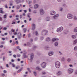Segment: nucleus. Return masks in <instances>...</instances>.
I'll return each instance as SVG.
<instances>
[{
	"mask_svg": "<svg viewBox=\"0 0 77 77\" xmlns=\"http://www.w3.org/2000/svg\"><path fill=\"white\" fill-rule=\"evenodd\" d=\"M16 2H17V4L21 2V1L20 0H17Z\"/></svg>",
	"mask_w": 77,
	"mask_h": 77,
	"instance_id": "obj_23",
	"label": "nucleus"
},
{
	"mask_svg": "<svg viewBox=\"0 0 77 77\" xmlns=\"http://www.w3.org/2000/svg\"><path fill=\"white\" fill-rule=\"evenodd\" d=\"M75 56H76V57H77V53L75 54Z\"/></svg>",
	"mask_w": 77,
	"mask_h": 77,
	"instance_id": "obj_64",
	"label": "nucleus"
},
{
	"mask_svg": "<svg viewBox=\"0 0 77 77\" xmlns=\"http://www.w3.org/2000/svg\"><path fill=\"white\" fill-rule=\"evenodd\" d=\"M0 11H3V9L2 8H0Z\"/></svg>",
	"mask_w": 77,
	"mask_h": 77,
	"instance_id": "obj_57",
	"label": "nucleus"
},
{
	"mask_svg": "<svg viewBox=\"0 0 77 77\" xmlns=\"http://www.w3.org/2000/svg\"><path fill=\"white\" fill-rule=\"evenodd\" d=\"M31 3H32V1H29L28 4H29V5H30V4H31Z\"/></svg>",
	"mask_w": 77,
	"mask_h": 77,
	"instance_id": "obj_37",
	"label": "nucleus"
},
{
	"mask_svg": "<svg viewBox=\"0 0 77 77\" xmlns=\"http://www.w3.org/2000/svg\"><path fill=\"white\" fill-rule=\"evenodd\" d=\"M46 74V73L45 72H42V74Z\"/></svg>",
	"mask_w": 77,
	"mask_h": 77,
	"instance_id": "obj_47",
	"label": "nucleus"
},
{
	"mask_svg": "<svg viewBox=\"0 0 77 77\" xmlns=\"http://www.w3.org/2000/svg\"><path fill=\"white\" fill-rule=\"evenodd\" d=\"M22 69H20L17 71L18 72H21Z\"/></svg>",
	"mask_w": 77,
	"mask_h": 77,
	"instance_id": "obj_33",
	"label": "nucleus"
},
{
	"mask_svg": "<svg viewBox=\"0 0 77 77\" xmlns=\"http://www.w3.org/2000/svg\"><path fill=\"white\" fill-rule=\"evenodd\" d=\"M75 74H77V70H76L75 71Z\"/></svg>",
	"mask_w": 77,
	"mask_h": 77,
	"instance_id": "obj_50",
	"label": "nucleus"
},
{
	"mask_svg": "<svg viewBox=\"0 0 77 77\" xmlns=\"http://www.w3.org/2000/svg\"><path fill=\"white\" fill-rule=\"evenodd\" d=\"M36 11H33V13L34 14H36Z\"/></svg>",
	"mask_w": 77,
	"mask_h": 77,
	"instance_id": "obj_49",
	"label": "nucleus"
},
{
	"mask_svg": "<svg viewBox=\"0 0 77 77\" xmlns=\"http://www.w3.org/2000/svg\"><path fill=\"white\" fill-rule=\"evenodd\" d=\"M54 54V52L53 51L51 52H49V55L50 56H53V54Z\"/></svg>",
	"mask_w": 77,
	"mask_h": 77,
	"instance_id": "obj_9",
	"label": "nucleus"
},
{
	"mask_svg": "<svg viewBox=\"0 0 77 77\" xmlns=\"http://www.w3.org/2000/svg\"><path fill=\"white\" fill-rule=\"evenodd\" d=\"M12 62H14V60L12 59L11 60Z\"/></svg>",
	"mask_w": 77,
	"mask_h": 77,
	"instance_id": "obj_61",
	"label": "nucleus"
},
{
	"mask_svg": "<svg viewBox=\"0 0 77 77\" xmlns=\"http://www.w3.org/2000/svg\"><path fill=\"white\" fill-rule=\"evenodd\" d=\"M58 43L57 42H55L54 43L55 46V47H57L58 45Z\"/></svg>",
	"mask_w": 77,
	"mask_h": 77,
	"instance_id": "obj_24",
	"label": "nucleus"
},
{
	"mask_svg": "<svg viewBox=\"0 0 77 77\" xmlns=\"http://www.w3.org/2000/svg\"><path fill=\"white\" fill-rule=\"evenodd\" d=\"M55 65L57 68H59L60 66V62L59 61H57L55 62Z\"/></svg>",
	"mask_w": 77,
	"mask_h": 77,
	"instance_id": "obj_2",
	"label": "nucleus"
},
{
	"mask_svg": "<svg viewBox=\"0 0 77 77\" xmlns=\"http://www.w3.org/2000/svg\"><path fill=\"white\" fill-rule=\"evenodd\" d=\"M72 23H70L69 24V26H70V27H71V26H72Z\"/></svg>",
	"mask_w": 77,
	"mask_h": 77,
	"instance_id": "obj_32",
	"label": "nucleus"
},
{
	"mask_svg": "<svg viewBox=\"0 0 77 77\" xmlns=\"http://www.w3.org/2000/svg\"><path fill=\"white\" fill-rule=\"evenodd\" d=\"M33 73L34 74V75H35V76H36V72H33Z\"/></svg>",
	"mask_w": 77,
	"mask_h": 77,
	"instance_id": "obj_36",
	"label": "nucleus"
},
{
	"mask_svg": "<svg viewBox=\"0 0 77 77\" xmlns=\"http://www.w3.org/2000/svg\"><path fill=\"white\" fill-rule=\"evenodd\" d=\"M35 33L36 35H38V32L36 31Z\"/></svg>",
	"mask_w": 77,
	"mask_h": 77,
	"instance_id": "obj_35",
	"label": "nucleus"
},
{
	"mask_svg": "<svg viewBox=\"0 0 77 77\" xmlns=\"http://www.w3.org/2000/svg\"><path fill=\"white\" fill-rule=\"evenodd\" d=\"M23 30H24V33H26V31L27 30V29H23Z\"/></svg>",
	"mask_w": 77,
	"mask_h": 77,
	"instance_id": "obj_31",
	"label": "nucleus"
},
{
	"mask_svg": "<svg viewBox=\"0 0 77 77\" xmlns=\"http://www.w3.org/2000/svg\"><path fill=\"white\" fill-rule=\"evenodd\" d=\"M62 0H57V2H62Z\"/></svg>",
	"mask_w": 77,
	"mask_h": 77,
	"instance_id": "obj_38",
	"label": "nucleus"
},
{
	"mask_svg": "<svg viewBox=\"0 0 77 77\" xmlns=\"http://www.w3.org/2000/svg\"><path fill=\"white\" fill-rule=\"evenodd\" d=\"M33 57H34V55L33 54H32L31 55V56L30 57V59H29V60H31V61L32 60H33Z\"/></svg>",
	"mask_w": 77,
	"mask_h": 77,
	"instance_id": "obj_6",
	"label": "nucleus"
},
{
	"mask_svg": "<svg viewBox=\"0 0 77 77\" xmlns=\"http://www.w3.org/2000/svg\"><path fill=\"white\" fill-rule=\"evenodd\" d=\"M3 47V45H1L0 46V48H2V47Z\"/></svg>",
	"mask_w": 77,
	"mask_h": 77,
	"instance_id": "obj_59",
	"label": "nucleus"
},
{
	"mask_svg": "<svg viewBox=\"0 0 77 77\" xmlns=\"http://www.w3.org/2000/svg\"><path fill=\"white\" fill-rule=\"evenodd\" d=\"M6 67H7V68H8V67H9V65H8V64H6Z\"/></svg>",
	"mask_w": 77,
	"mask_h": 77,
	"instance_id": "obj_51",
	"label": "nucleus"
},
{
	"mask_svg": "<svg viewBox=\"0 0 77 77\" xmlns=\"http://www.w3.org/2000/svg\"><path fill=\"white\" fill-rule=\"evenodd\" d=\"M38 6H39L38 5H34V8L35 9H36L38 8Z\"/></svg>",
	"mask_w": 77,
	"mask_h": 77,
	"instance_id": "obj_17",
	"label": "nucleus"
},
{
	"mask_svg": "<svg viewBox=\"0 0 77 77\" xmlns=\"http://www.w3.org/2000/svg\"><path fill=\"white\" fill-rule=\"evenodd\" d=\"M23 11L24 12H25V13H26V12H27V11L26 10H24Z\"/></svg>",
	"mask_w": 77,
	"mask_h": 77,
	"instance_id": "obj_56",
	"label": "nucleus"
},
{
	"mask_svg": "<svg viewBox=\"0 0 77 77\" xmlns=\"http://www.w3.org/2000/svg\"><path fill=\"white\" fill-rule=\"evenodd\" d=\"M12 24H15V22L13 21L12 22V23H11Z\"/></svg>",
	"mask_w": 77,
	"mask_h": 77,
	"instance_id": "obj_39",
	"label": "nucleus"
},
{
	"mask_svg": "<svg viewBox=\"0 0 77 77\" xmlns=\"http://www.w3.org/2000/svg\"><path fill=\"white\" fill-rule=\"evenodd\" d=\"M59 17V14H57L55 15H54L53 16V18L54 19H57L58 17Z\"/></svg>",
	"mask_w": 77,
	"mask_h": 77,
	"instance_id": "obj_8",
	"label": "nucleus"
},
{
	"mask_svg": "<svg viewBox=\"0 0 77 77\" xmlns=\"http://www.w3.org/2000/svg\"><path fill=\"white\" fill-rule=\"evenodd\" d=\"M41 66L42 68H45L46 66V63H43L41 64Z\"/></svg>",
	"mask_w": 77,
	"mask_h": 77,
	"instance_id": "obj_5",
	"label": "nucleus"
},
{
	"mask_svg": "<svg viewBox=\"0 0 77 77\" xmlns=\"http://www.w3.org/2000/svg\"><path fill=\"white\" fill-rule=\"evenodd\" d=\"M56 14V12L54 11H51L50 13L51 15H54Z\"/></svg>",
	"mask_w": 77,
	"mask_h": 77,
	"instance_id": "obj_12",
	"label": "nucleus"
},
{
	"mask_svg": "<svg viewBox=\"0 0 77 77\" xmlns=\"http://www.w3.org/2000/svg\"><path fill=\"white\" fill-rule=\"evenodd\" d=\"M5 8H8V5H5Z\"/></svg>",
	"mask_w": 77,
	"mask_h": 77,
	"instance_id": "obj_43",
	"label": "nucleus"
},
{
	"mask_svg": "<svg viewBox=\"0 0 77 77\" xmlns=\"http://www.w3.org/2000/svg\"><path fill=\"white\" fill-rule=\"evenodd\" d=\"M2 74V76H3V77H4V76H5V74Z\"/></svg>",
	"mask_w": 77,
	"mask_h": 77,
	"instance_id": "obj_53",
	"label": "nucleus"
},
{
	"mask_svg": "<svg viewBox=\"0 0 77 77\" xmlns=\"http://www.w3.org/2000/svg\"><path fill=\"white\" fill-rule=\"evenodd\" d=\"M32 26V30H34V29H35V24H33Z\"/></svg>",
	"mask_w": 77,
	"mask_h": 77,
	"instance_id": "obj_15",
	"label": "nucleus"
},
{
	"mask_svg": "<svg viewBox=\"0 0 77 77\" xmlns=\"http://www.w3.org/2000/svg\"><path fill=\"white\" fill-rule=\"evenodd\" d=\"M72 38L75 39L77 38V36L75 35H72L71 36Z\"/></svg>",
	"mask_w": 77,
	"mask_h": 77,
	"instance_id": "obj_13",
	"label": "nucleus"
},
{
	"mask_svg": "<svg viewBox=\"0 0 77 77\" xmlns=\"http://www.w3.org/2000/svg\"><path fill=\"white\" fill-rule=\"evenodd\" d=\"M3 72L4 73H6V70H4L3 71Z\"/></svg>",
	"mask_w": 77,
	"mask_h": 77,
	"instance_id": "obj_58",
	"label": "nucleus"
},
{
	"mask_svg": "<svg viewBox=\"0 0 77 77\" xmlns=\"http://www.w3.org/2000/svg\"><path fill=\"white\" fill-rule=\"evenodd\" d=\"M74 32L75 33H76L77 32V27H76L74 28Z\"/></svg>",
	"mask_w": 77,
	"mask_h": 77,
	"instance_id": "obj_20",
	"label": "nucleus"
},
{
	"mask_svg": "<svg viewBox=\"0 0 77 77\" xmlns=\"http://www.w3.org/2000/svg\"><path fill=\"white\" fill-rule=\"evenodd\" d=\"M20 8V6L19 5H17L16 6V9L18 10Z\"/></svg>",
	"mask_w": 77,
	"mask_h": 77,
	"instance_id": "obj_18",
	"label": "nucleus"
},
{
	"mask_svg": "<svg viewBox=\"0 0 77 77\" xmlns=\"http://www.w3.org/2000/svg\"><path fill=\"white\" fill-rule=\"evenodd\" d=\"M27 69L28 70V71H29V72H31L30 70V69L29 68H27Z\"/></svg>",
	"mask_w": 77,
	"mask_h": 77,
	"instance_id": "obj_45",
	"label": "nucleus"
},
{
	"mask_svg": "<svg viewBox=\"0 0 77 77\" xmlns=\"http://www.w3.org/2000/svg\"><path fill=\"white\" fill-rule=\"evenodd\" d=\"M17 49H19V48H20V46H17Z\"/></svg>",
	"mask_w": 77,
	"mask_h": 77,
	"instance_id": "obj_63",
	"label": "nucleus"
},
{
	"mask_svg": "<svg viewBox=\"0 0 77 77\" xmlns=\"http://www.w3.org/2000/svg\"><path fill=\"white\" fill-rule=\"evenodd\" d=\"M74 50L75 51H77V46H75L74 48Z\"/></svg>",
	"mask_w": 77,
	"mask_h": 77,
	"instance_id": "obj_19",
	"label": "nucleus"
},
{
	"mask_svg": "<svg viewBox=\"0 0 77 77\" xmlns=\"http://www.w3.org/2000/svg\"><path fill=\"white\" fill-rule=\"evenodd\" d=\"M16 42L17 44H18V41H17Z\"/></svg>",
	"mask_w": 77,
	"mask_h": 77,
	"instance_id": "obj_62",
	"label": "nucleus"
},
{
	"mask_svg": "<svg viewBox=\"0 0 77 77\" xmlns=\"http://www.w3.org/2000/svg\"><path fill=\"white\" fill-rule=\"evenodd\" d=\"M17 57H20L21 56V55L20 54H18L17 55Z\"/></svg>",
	"mask_w": 77,
	"mask_h": 77,
	"instance_id": "obj_26",
	"label": "nucleus"
},
{
	"mask_svg": "<svg viewBox=\"0 0 77 77\" xmlns=\"http://www.w3.org/2000/svg\"><path fill=\"white\" fill-rule=\"evenodd\" d=\"M15 31V29H13L11 30L12 32H14Z\"/></svg>",
	"mask_w": 77,
	"mask_h": 77,
	"instance_id": "obj_46",
	"label": "nucleus"
},
{
	"mask_svg": "<svg viewBox=\"0 0 77 77\" xmlns=\"http://www.w3.org/2000/svg\"><path fill=\"white\" fill-rule=\"evenodd\" d=\"M0 13H1V14H3V13H4V12L2 11H1Z\"/></svg>",
	"mask_w": 77,
	"mask_h": 77,
	"instance_id": "obj_48",
	"label": "nucleus"
},
{
	"mask_svg": "<svg viewBox=\"0 0 77 77\" xmlns=\"http://www.w3.org/2000/svg\"><path fill=\"white\" fill-rule=\"evenodd\" d=\"M4 18H6L7 17V16H6V14L4 15Z\"/></svg>",
	"mask_w": 77,
	"mask_h": 77,
	"instance_id": "obj_44",
	"label": "nucleus"
},
{
	"mask_svg": "<svg viewBox=\"0 0 77 77\" xmlns=\"http://www.w3.org/2000/svg\"><path fill=\"white\" fill-rule=\"evenodd\" d=\"M69 66L70 67H73V66L71 64L69 65Z\"/></svg>",
	"mask_w": 77,
	"mask_h": 77,
	"instance_id": "obj_40",
	"label": "nucleus"
},
{
	"mask_svg": "<svg viewBox=\"0 0 77 77\" xmlns=\"http://www.w3.org/2000/svg\"><path fill=\"white\" fill-rule=\"evenodd\" d=\"M23 11V10H20L19 11V12H21Z\"/></svg>",
	"mask_w": 77,
	"mask_h": 77,
	"instance_id": "obj_60",
	"label": "nucleus"
},
{
	"mask_svg": "<svg viewBox=\"0 0 77 77\" xmlns=\"http://www.w3.org/2000/svg\"><path fill=\"white\" fill-rule=\"evenodd\" d=\"M63 30V27L62 26H61L57 29V32H61Z\"/></svg>",
	"mask_w": 77,
	"mask_h": 77,
	"instance_id": "obj_3",
	"label": "nucleus"
},
{
	"mask_svg": "<svg viewBox=\"0 0 77 77\" xmlns=\"http://www.w3.org/2000/svg\"><path fill=\"white\" fill-rule=\"evenodd\" d=\"M74 20H77V17L76 16H74Z\"/></svg>",
	"mask_w": 77,
	"mask_h": 77,
	"instance_id": "obj_29",
	"label": "nucleus"
},
{
	"mask_svg": "<svg viewBox=\"0 0 77 77\" xmlns=\"http://www.w3.org/2000/svg\"><path fill=\"white\" fill-rule=\"evenodd\" d=\"M17 34H17V32H14V35H17Z\"/></svg>",
	"mask_w": 77,
	"mask_h": 77,
	"instance_id": "obj_55",
	"label": "nucleus"
},
{
	"mask_svg": "<svg viewBox=\"0 0 77 77\" xmlns=\"http://www.w3.org/2000/svg\"><path fill=\"white\" fill-rule=\"evenodd\" d=\"M13 57H15V58H16V57H16V55H15V54L13 55Z\"/></svg>",
	"mask_w": 77,
	"mask_h": 77,
	"instance_id": "obj_41",
	"label": "nucleus"
},
{
	"mask_svg": "<svg viewBox=\"0 0 77 77\" xmlns=\"http://www.w3.org/2000/svg\"><path fill=\"white\" fill-rule=\"evenodd\" d=\"M40 13L41 15H43V14H44V11L43 9H41L40 10Z\"/></svg>",
	"mask_w": 77,
	"mask_h": 77,
	"instance_id": "obj_7",
	"label": "nucleus"
},
{
	"mask_svg": "<svg viewBox=\"0 0 77 77\" xmlns=\"http://www.w3.org/2000/svg\"><path fill=\"white\" fill-rule=\"evenodd\" d=\"M60 11H61V12L63 11V8L61 7L60 8Z\"/></svg>",
	"mask_w": 77,
	"mask_h": 77,
	"instance_id": "obj_25",
	"label": "nucleus"
},
{
	"mask_svg": "<svg viewBox=\"0 0 77 77\" xmlns=\"http://www.w3.org/2000/svg\"><path fill=\"white\" fill-rule=\"evenodd\" d=\"M71 60V58H69L67 59L68 62H70Z\"/></svg>",
	"mask_w": 77,
	"mask_h": 77,
	"instance_id": "obj_28",
	"label": "nucleus"
},
{
	"mask_svg": "<svg viewBox=\"0 0 77 77\" xmlns=\"http://www.w3.org/2000/svg\"><path fill=\"white\" fill-rule=\"evenodd\" d=\"M62 74V72H61L60 71H58V72L57 73V75H60L61 74Z\"/></svg>",
	"mask_w": 77,
	"mask_h": 77,
	"instance_id": "obj_14",
	"label": "nucleus"
},
{
	"mask_svg": "<svg viewBox=\"0 0 77 77\" xmlns=\"http://www.w3.org/2000/svg\"><path fill=\"white\" fill-rule=\"evenodd\" d=\"M77 43V39H76L73 41V45H75V44H76Z\"/></svg>",
	"mask_w": 77,
	"mask_h": 77,
	"instance_id": "obj_11",
	"label": "nucleus"
},
{
	"mask_svg": "<svg viewBox=\"0 0 77 77\" xmlns=\"http://www.w3.org/2000/svg\"><path fill=\"white\" fill-rule=\"evenodd\" d=\"M36 69L37 70H38V71H41L42 70V69H40L39 67H37L36 68Z\"/></svg>",
	"mask_w": 77,
	"mask_h": 77,
	"instance_id": "obj_16",
	"label": "nucleus"
},
{
	"mask_svg": "<svg viewBox=\"0 0 77 77\" xmlns=\"http://www.w3.org/2000/svg\"><path fill=\"white\" fill-rule=\"evenodd\" d=\"M26 53H24L23 54V56L24 58H26L27 57V56L26 55Z\"/></svg>",
	"mask_w": 77,
	"mask_h": 77,
	"instance_id": "obj_27",
	"label": "nucleus"
},
{
	"mask_svg": "<svg viewBox=\"0 0 77 77\" xmlns=\"http://www.w3.org/2000/svg\"><path fill=\"white\" fill-rule=\"evenodd\" d=\"M7 28L6 27H5L3 28V30H7Z\"/></svg>",
	"mask_w": 77,
	"mask_h": 77,
	"instance_id": "obj_42",
	"label": "nucleus"
},
{
	"mask_svg": "<svg viewBox=\"0 0 77 77\" xmlns=\"http://www.w3.org/2000/svg\"><path fill=\"white\" fill-rule=\"evenodd\" d=\"M12 66L13 67H15V64H14V63H12Z\"/></svg>",
	"mask_w": 77,
	"mask_h": 77,
	"instance_id": "obj_34",
	"label": "nucleus"
},
{
	"mask_svg": "<svg viewBox=\"0 0 77 77\" xmlns=\"http://www.w3.org/2000/svg\"><path fill=\"white\" fill-rule=\"evenodd\" d=\"M17 61H18V62H19V61H20V58H18V59H17Z\"/></svg>",
	"mask_w": 77,
	"mask_h": 77,
	"instance_id": "obj_54",
	"label": "nucleus"
},
{
	"mask_svg": "<svg viewBox=\"0 0 77 77\" xmlns=\"http://www.w3.org/2000/svg\"><path fill=\"white\" fill-rule=\"evenodd\" d=\"M18 38H21V33L20 32H19L17 34Z\"/></svg>",
	"mask_w": 77,
	"mask_h": 77,
	"instance_id": "obj_10",
	"label": "nucleus"
},
{
	"mask_svg": "<svg viewBox=\"0 0 77 77\" xmlns=\"http://www.w3.org/2000/svg\"><path fill=\"white\" fill-rule=\"evenodd\" d=\"M67 17L68 19H72L74 18V15L72 14L69 13L67 15Z\"/></svg>",
	"mask_w": 77,
	"mask_h": 77,
	"instance_id": "obj_1",
	"label": "nucleus"
},
{
	"mask_svg": "<svg viewBox=\"0 0 77 77\" xmlns=\"http://www.w3.org/2000/svg\"><path fill=\"white\" fill-rule=\"evenodd\" d=\"M59 40L58 39H52V41L53 42H55L56 41H58Z\"/></svg>",
	"mask_w": 77,
	"mask_h": 77,
	"instance_id": "obj_22",
	"label": "nucleus"
},
{
	"mask_svg": "<svg viewBox=\"0 0 77 77\" xmlns=\"http://www.w3.org/2000/svg\"><path fill=\"white\" fill-rule=\"evenodd\" d=\"M67 71L69 74H72L74 71V70L72 69H67Z\"/></svg>",
	"mask_w": 77,
	"mask_h": 77,
	"instance_id": "obj_4",
	"label": "nucleus"
},
{
	"mask_svg": "<svg viewBox=\"0 0 77 77\" xmlns=\"http://www.w3.org/2000/svg\"><path fill=\"white\" fill-rule=\"evenodd\" d=\"M58 53H59L60 54V55H63V54H62V52H61L59 51L58 52Z\"/></svg>",
	"mask_w": 77,
	"mask_h": 77,
	"instance_id": "obj_30",
	"label": "nucleus"
},
{
	"mask_svg": "<svg viewBox=\"0 0 77 77\" xmlns=\"http://www.w3.org/2000/svg\"><path fill=\"white\" fill-rule=\"evenodd\" d=\"M61 60L62 62H63V61H65V57H62L61 59Z\"/></svg>",
	"mask_w": 77,
	"mask_h": 77,
	"instance_id": "obj_21",
	"label": "nucleus"
},
{
	"mask_svg": "<svg viewBox=\"0 0 77 77\" xmlns=\"http://www.w3.org/2000/svg\"><path fill=\"white\" fill-rule=\"evenodd\" d=\"M23 16H25L26 14H25V13H24L23 14Z\"/></svg>",
	"mask_w": 77,
	"mask_h": 77,
	"instance_id": "obj_52",
	"label": "nucleus"
}]
</instances>
